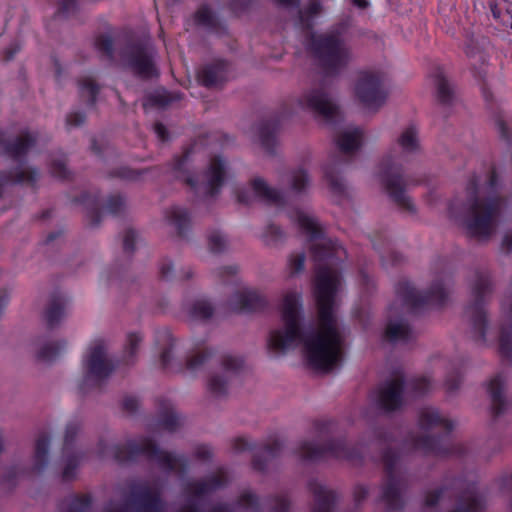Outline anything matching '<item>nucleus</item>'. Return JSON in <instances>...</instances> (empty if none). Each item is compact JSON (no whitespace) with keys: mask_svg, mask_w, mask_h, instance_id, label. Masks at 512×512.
Masks as SVG:
<instances>
[{"mask_svg":"<svg viewBox=\"0 0 512 512\" xmlns=\"http://www.w3.org/2000/svg\"><path fill=\"white\" fill-rule=\"evenodd\" d=\"M395 291L403 305L414 313L428 307H442L447 300L444 284L438 280L426 291H418L409 281L401 280L397 283Z\"/></svg>","mask_w":512,"mask_h":512,"instance_id":"10","label":"nucleus"},{"mask_svg":"<svg viewBox=\"0 0 512 512\" xmlns=\"http://www.w3.org/2000/svg\"><path fill=\"white\" fill-rule=\"evenodd\" d=\"M467 201L463 204V221L471 237L489 238L499 213L500 198L496 195L485 201L479 198V179L473 175L466 186Z\"/></svg>","mask_w":512,"mask_h":512,"instance_id":"4","label":"nucleus"},{"mask_svg":"<svg viewBox=\"0 0 512 512\" xmlns=\"http://www.w3.org/2000/svg\"><path fill=\"white\" fill-rule=\"evenodd\" d=\"M305 258L306 257L304 252L291 255L289 259V268L291 270V274H298L304 270Z\"/></svg>","mask_w":512,"mask_h":512,"instance_id":"56","label":"nucleus"},{"mask_svg":"<svg viewBox=\"0 0 512 512\" xmlns=\"http://www.w3.org/2000/svg\"><path fill=\"white\" fill-rule=\"evenodd\" d=\"M298 101L302 108L311 111L327 123H334L339 116V108L329 97L325 79L305 91Z\"/></svg>","mask_w":512,"mask_h":512,"instance_id":"14","label":"nucleus"},{"mask_svg":"<svg viewBox=\"0 0 512 512\" xmlns=\"http://www.w3.org/2000/svg\"><path fill=\"white\" fill-rule=\"evenodd\" d=\"M236 507L250 512H261L260 498L254 492L244 490L236 500Z\"/></svg>","mask_w":512,"mask_h":512,"instance_id":"44","label":"nucleus"},{"mask_svg":"<svg viewBox=\"0 0 512 512\" xmlns=\"http://www.w3.org/2000/svg\"><path fill=\"white\" fill-rule=\"evenodd\" d=\"M80 425L77 422H69L65 429L63 453L66 455V464L62 472V478L69 481L75 478L76 470L80 463V456L76 453L68 454L69 450L73 447Z\"/></svg>","mask_w":512,"mask_h":512,"instance_id":"22","label":"nucleus"},{"mask_svg":"<svg viewBox=\"0 0 512 512\" xmlns=\"http://www.w3.org/2000/svg\"><path fill=\"white\" fill-rule=\"evenodd\" d=\"M232 305L240 313H259L268 308L269 300L260 290L245 287L235 293Z\"/></svg>","mask_w":512,"mask_h":512,"instance_id":"20","label":"nucleus"},{"mask_svg":"<svg viewBox=\"0 0 512 512\" xmlns=\"http://www.w3.org/2000/svg\"><path fill=\"white\" fill-rule=\"evenodd\" d=\"M158 410V425L164 430L174 432L181 425L180 416L174 411L173 404L166 398H158L156 401Z\"/></svg>","mask_w":512,"mask_h":512,"instance_id":"29","label":"nucleus"},{"mask_svg":"<svg viewBox=\"0 0 512 512\" xmlns=\"http://www.w3.org/2000/svg\"><path fill=\"white\" fill-rule=\"evenodd\" d=\"M379 179L391 200L401 209L414 213L412 200L405 194V187L413 183L405 177L402 165L392 155L385 156L379 165Z\"/></svg>","mask_w":512,"mask_h":512,"instance_id":"9","label":"nucleus"},{"mask_svg":"<svg viewBox=\"0 0 512 512\" xmlns=\"http://www.w3.org/2000/svg\"><path fill=\"white\" fill-rule=\"evenodd\" d=\"M251 187L255 196L261 201L277 206L284 205L283 194L279 190L271 188L264 179L260 177L252 179Z\"/></svg>","mask_w":512,"mask_h":512,"instance_id":"33","label":"nucleus"},{"mask_svg":"<svg viewBox=\"0 0 512 512\" xmlns=\"http://www.w3.org/2000/svg\"><path fill=\"white\" fill-rule=\"evenodd\" d=\"M308 488L314 497L311 512H334L339 498L335 490L327 488L316 479L308 482Z\"/></svg>","mask_w":512,"mask_h":512,"instance_id":"23","label":"nucleus"},{"mask_svg":"<svg viewBox=\"0 0 512 512\" xmlns=\"http://www.w3.org/2000/svg\"><path fill=\"white\" fill-rule=\"evenodd\" d=\"M85 114L80 111H74L67 115L66 124L70 127H78L85 122Z\"/></svg>","mask_w":512,"mask_h":512,"instance_id":"62","label":"nucleus"},{"mask_svg":"<svg viewBox=\"0 0 512 512\" xmlns=\"http://www.w3.org/2000/svg\"><path fill=\"white\" fill-rule=\"evenodd\" d=\"M282 443L275 439L270 443L264 444L253 454L252 466L258 472L266 471L268 462L280 455L282 450Z\"/></svg>","mask_w":512,"mask_h":512,"instance_id":"31","label":"nucleus"},{"mask_svg":"<svg viewBox=\"0 0 512 512\" xmlns=\"http://www.w3.org/2000/svg\"><path fill=\"white\" fill-rule=\"evenodd\" d=\"M381 459L386 474V483L382 487L381 500L385 503L388 512L400 511L404 507L402 497L404 483L396 475L400 453L398 450L388 447L383 450Z\"/></svg>","mask_w":512,"mask_h":512,"instance_id":"12","label":"nucleus"},{"mask_svg":"<svg viewBox=\"0 0 512 512\" xmlns=\"http://www.w3.org/2000/svg\"><path fill=\"white\" fill-rule=\"evenodd\" d=\"M270 500L275 503L270 512H290L291 503L286 495H274Z\"/></svg>","mask_w":512,"mask_h":512,"instance_id":"55","label":"nucleus"},{"mask_svg":"<svg viewBox=\"0 0 512 512\" xmlns=\"http://www.w3.org/2000/svg\"><path fill=\"white\" fill-rule=\"evenodd\" d=\"M214 306L206 299L195 300L188 309L189 317L192 321H205L214 314Z\"/></svg>","mask_w":512,"mask_h":512,"instance_id":"40","label":"nucleus"},{"mask_svg":"<svg viewBox=\"0 0 512 512\" xmlns=\"http://www.w3.org/2000/svg\"><path fill=\"white\" fill-rule=\"evenodd\" d=\"M39 178V171L36 168L24 170L17 168L14 170H0V198L3 189L9 184H31L34 185Z\"/></svg>","mask_w":512,"mask_h":512,"instance_id":"27","label":"nucleus"},{"mask_svg":"<svg viewBox=\"0 0 512 512\" xmlns=\"http://www.w3.org/2000/svg\"><path fill=\"white\" fill-rule=\"evenodd\" d=\"M398 144L403 153H415L419 150L418 131L414 125H410L402 132Z\"/></svg>","mask_w":512,"mask_h":512,"instance_id":"43","label":"nucleus"},{"mask_svg":"<svg viewBox=\"0 0 512 512\" xmlns=\"http://www.w3.org/2000/svg\"><path fill=\"white\" fill-rule=\"evenodd\" d=\"M94 46L98 52L105 56L108 60L114 57V43L111 36L100 34L94 40Z\"/></svg>","mask_w":512,"mask_h":512,"instance_id":"46","label":"nucleus"},{"mask_svg":"<svg viewBox=\"0 0 512 512\" xmlns=\"http://www.w3.org/2000/svg\"><path fill=\"white\" fill-rule=\"evenodd\" d=\"M472 283L473 301L467 305L465 313L469 317L475 341L486 342L487 313L485 310L486 297L492 293L493 283L488 270H476Z\"/></svg>","mask_w":512,"mask_h":512,"instance_id":"8","label":"nucleus"},{"mask_svg":"<svg viewBox=\"0 0 512 512\" xmlns=\"http://www.w3.org/2000/svg\"><path fill=\"white\" fill-rule=\"evenodd\" d=\"M68 302V298L63 293L55 292L52 294L44 314L46 325L49 329L56 327L64 317Z\"/></svg>","mask_w":512,"mask_h":512,"instance_id":"30","label":"nucleus"},{"mask_svg":"<svg viewBox=\"0 0 512 512\" xmlns=\"http://www.w3.org/2000/svg\"><path fill=\"white\" fill-rule=\"evenodd\" d=\"M66 344V341L61 340L43 345L37 352V359L45 363L55 361L65 350Z\"/></svg>","mask_w":512,"mask_h":512,"instance_id":"42","label":"nucleus"},{"mask_svg":"<svg viewBox=\"0 0 512 512\" xmlns=\"http://www.w3.org/2000/svg\"><path fill=\"white\" fill-rule=\"evenodd\" d=\"M363 132L360 128L341 133L336 139V145L343 154H353L361 147Z\"/></svg>","mask_w":512,"mask_h":512,"instance_id":"36","label":"nucleus"},{"mask_svg":"<svg viewBox=\"0 0 512 512\" xmlns=\"http://www.w3.org/2000/svg\"><path fill=\"white\" fill-rule=\"evenodd\" d=\"M406 381L403 375L386 380L376 390L374 401L385 413L395 412L403 406Z\"/></svg>","mask_w":512,"mask_h":512,"instance_id":"17","label":"nucleus"},{"mask_svg":"<svg viewBox=\"0 0 512 512\" xmlns=\"http://www.w3.org/2000/svg\"><path fill=\"white\" fill-rule=\"evenodd\" d=\"M196 80L205 88L217 87L224 80V59L217 58L202 64L196 70Z\"/></svg>","mask_w":512,"mask_h":512,"instance_id":"24","label":"nucleus"},{"mask_svg":"<svg viewBox=\"0 0 512 512\" xmlns=\"http://www.w3.org/2000/svg\"><path fill=\"white\" fill-rule=\"evenodd\" d=\"M232 446L236 452H243V451L255 449V445L253 443H251L250 441H248L244 437H238V438L234 439Z\"/></svg>","mask_w":512,"mask_h":512,"instance_id":"63","label":"nucleus"},{"mask_svg":"<svg viewBox=\"0 0 512 512\" xmlns=\"http://www.w3.org/2000/svg\"><path fill=\"white\" fill-rule=\"evenodd\" d=\"M446 491L445 487H440L438 489L428 491L425 495V501L424 504L427 507H435L441 498L444 496V493Z\"/></svg>","mask_w":512,"mask_h":512,"instance_id":"58","label":"nucleus"},{"mask_svg":"<svg viewBox=\"0 0 512 512\" xmlns=\"http://www.w3.org/2000/svg\"><path fill=\"white\" fill-rule=\"evenodd\" d=\"M211 363H215L220 372L209 376L207 387L212 394L220 395L224 392V376L222 374L224 371V354L216 353L214 349L205 347L203 351L187 359L186 369L194 372Z\"/></svg>","mask_w":512,"mask_h":512,"instance_id":"16","label":"nucleus"},{"mask_svg":"<svg viewBox=\"0 0 512 512\" xmlns=\"http://www.w3.org/2000/svg\"><path fill=\"white\" fill-rule=\"evenodd\" d=\"M355 94L365 108L377 111L387 99L383 76L380 73H362L356 83Z\"/></svg>","mask_w":512,"mask_h":512,"instance_id":"15","label":"nucleus"},{"mask_svg":"<svg viewBox=\"0 0 512 512\" xmlns=\"http://www.w3.org/2000/svg\"><path fill=\"white\" fill-rule=\"evenodd\" d=\"M139 407V401L134 396H126L122 401V409L130 414L137 411Z\"/></svg>","mask_w":512,"mask_h":512,"instance_id":"64","label":"nucleus"},{"mask_svg":"<svg viewBox=\"0 0 512 512\" xmlns=\"http://www.w3.org/2000/svg\"><path fill=\"white\" fill-rule=\"evenodd\" d=\"M114 459L119 463L136 461L144 456L149 461H154L158 466L168 472H185L188 468V460L184 455H174L159 448L150 437H141L139 440H128L125 444L113 446Z\"/></svg>","mask_w":512,"mask_h":512,"instance_id":"5","label":"nucleus"},{"mask_svg":"<svg viewBox=\"0 0 512 512\" xmlns=\"http://www.w3.org/2000/svg\"><path fill=\"white\" fill-rule=\"evenodd\" d=\"M223 483L224 471L222 468L218 469V475L216 476H211L203 480L188 482L185 487V492L191 497L180 508L179 512H202L197 502V498L211 494L213 491L220 488Z\"/></svg>","mask_w":512,"mask_h":512,"instance_id":"18","label":"nucleus"},{"mask_svg":"<svg viewBox=\"0 0 512 512\" xmlns=\"http://www.w3.org/2000/svg\"><path fill=\"white\" fill-rule=\"evenodd\" d=\"M72 202L84 206L86 217L91 227L99 226L102 221V212L100 194L98 192L94 194L83 192L79 197L73 198Z\"/></svg>","mask_w":512,"mask_h":512,"instance_id":"28","label":"nucleus"},{"mask_svg":"<svg viewBox=\"0 0 512 512\" xmlns=\"http://www.w3.org/2000/svg\"><path fill=\"white\" fill-rule=\"evenodd\" d=\"M419 427L425 432L438 431V435L411 436L410 446L413 450L422 451L427 455L449 456L462 455L464 447L452 442L454 424L443 417L435 408L426 407L419 412Z\"/></svg>","mask_w":512,"mask_h":512,"instance_id":"2","label":"nucleus"},{"mask_svg":"<svg viewBox=\"0 0 512 512\" xmlns=\"http://www.w3.org/2000/svg\"><path fill=\"white\" fill-rule=\"evenodd\" d=\"M155 344L160 348V365L163 370H170V362L172 360V350L175 345V339L171 331L162 328L156 331Z\"/></svg>","mask_w":512,"mask_h":512,"instance_id":"32","label":"nucleus"},{"mask_svg":"<svg viewBox=\"0 0 512 512\" xmlns=\"http://www.w3.org/2000/svg\"><path fill=\"white\" fill-rule=\"evenodd\" d=\"M294 221L310 242L324 240L310 246L312 259L316 262L314 294L318 308L319 328L304 331L302 320V295L296 291L287 292L283 297L281 319L283 329L272 330L267 345L274 351H286L297 344H303L307 364L310 368L330 372L343 360V339L337 328L334 303L339 278L329 265L343 260L346 251L337 240L324 239V231L315 218L297 210Z\"/></svg>","mask_w":512,"mask_h":512,"instance_id":"1","label":"nucleus"},{"mask_svg":"<svg viewBox=\"0 0 512 512\" xmlns=\"http://www.w3.org/2000/svg\"><path fill=\"white\" fill-rule=\"evenodd\" d=\"M50 172L52 176L60 180H69L71 175L65 162L62 160H53L50 164Z\"/></svg>","mask_w":512,"mask_h":512,"instance_id":"52","label":"nucleus"},{"mask_svg":"<svg viewBox=\"0 0 512 512\" xmlns=\"http://www.w3.org/2000/svg\"><path fill=\"white\" fill-rule=\"evenodd\" d=\"M430 78L435 85L439 103L444 106L451 105L454 99V93L444 75L443 68L440 66L435 67L430 73Z\"/></svg>","mask_w":512,"mask_h":512,"instance_id":"34","label":"nucleus"},{"mask_svg":"<svg viewBox=\"0 0 512 512\" xmlns=\"http://www.w3.org/2000/svg\"><path fill=\"white\" fill-rule=\"evenodd\" d=\"M280 121L277 116L263 119L257 126V133L262 148L269 154H274L277 145V132Z\"/></svg>","mask_w":512,"mask_h":512,"instance_id":"26","label":"nucleus"},{"mask_svg":"<svg viewBox=\"0 0 512 512\" xmlns=\"http://www.w3.org/2000/svg\"><path fill=\"white\" fill-rule=\"evenodd\" d=\"M142 341V336L139 333H129L127 336V344L124 349L123 363L126 365L133 364L136 360L139 344Z\"/></svg>","mask_w":512,"mask_h":512,"instance_id":"45","label":"nucleus"},{"mask_svg":"<svg viewBox=\"0 0 512 512\" xmlns=\"http://www.w3.org/2000/svg\"><path fill=\"white\" fill-rule=\"evenodd\" d=\"M208 244L211 252H221L224 248V239L220 233H212L208 237Z\"/></svg>","mask_w":512,"mask_h":512,"instance_id":"61","label":"nucleus"},{"mask_svg":"<svg viewBox=\"0 0 512 512\" xmlns=\"http://www.w3.org/2000/svg\"><path fill=\"white\" fill-rule=\"evenodd\" d=\"M263 238L267 244H275L283 240L284 232L279 226L268 224L263 233Z\"/></svg>","mask_w":512,"mask_h":512,"instance_id":"50","label":"nucleus"},{"mask_svg":"<svg viewBox=\"0 0 512 512\" xmlns=\"http://www.w3.org/2000/svg\"><path fill=\"white\" fill-rule=\"evenodd\" d=\"M461 381H462V377L459 372L449 373L446 376L445 383H444L446 390L449 393L456 391L460 387Z\"/></svg>","mask_w":512,"mask_h":512,"instance_id":"60","label":"nucleus"},{"mask_svg":"<svg viewBox=\"0 0 512 512\" xmlns=\"http://www.w3.org/2000/svg\"><path fill=\"white\" fill-rule=\"evenodd\" d=\"M186 30L190 27L201 29L207 34H217L222 28L221 18L209 4H201L185 21Z\"/></svg>","mask_w":512,"mask_h":512,"instance_id":"21","label":"nucleus"},{"mask_svg":"<svg viewBox=\"0 0 512 512\" xmlns=\"http://www.w3.org/2000/svg\"><path fill=\"white\" fill-rule=\"evenodd\" d=\"M137 240V234L133 229H127L123 236V251L127 255L133 254L135 251V243Z\"/></svg>","mask_w":512,"mask_h":512,"instance_id":"57","label":"nucleus"},{"mask_svg":"<svg viewBox=\"0 0 512 512\" xmlns=\"http://www.w3.org/2000/svg\"><path fill=\"white\" fill-rule=\"evenodd\" d=\"M120 58L124 66L141 79L149 80L159 76L155 53L147 42L128 41L120 51Z\"/></svg>","mask_w":512,"mask_h":512,"instance_id":"11","label":"nucleus"},{"mask_svg":"<svg viewBox=\"0 0 512 512\" xmlns=\"http://www.w3.org/2000/svg\"><path fill=\"white\" fill-rule=\"evenodd\" d=\"M92 504V497L89 494L75 495L69 506V512H86Z\"/></svg>","mask_w":512,"mask_h":512,"instance_id":"49","label":"nucleus"},{"mask_svg":"<svg viewBox=\"0 0 512 512\" xmlns=\"http://www.w3.org/2000/svg\"><path fill=\"white\" fill-rule=\"evenodd\" d=\"M166 218L169 224L176 228L179 237H186L191 226L190 213L186 208L173 206L167 210Z\"/></svg>","mask_w":512,"mask_h":512,"instance_id":"35","label":"nucleus"},{"mask_svg":"<svg viewBox=\"0 0 512 512\" xmlns=\"http://www.w3.org/2000/svg\"><path fill=\"white\" fill-rule=\"evenodd\" d=\"M334 422L330 420H317L314 422V430L319 438H325L323 445L312 441H303L296 449L295 454L302 460L317 462L327 458L361 462L363 460V447L361 445L350 446L344 438H331L334 431Z\"/></svg>","mask_w":512,"mask_h":512,"instance_id":"3","label":"nucleus"},{"mask_svg":"<svg viewBox=\"0 0 512 512\" xmlns=\"http://www.w3.org/2000/svg\"><path fill=\"white\" fill-rule=\"evenodd\" d=\"M37 138L34 133L25 131L12 137L7 131L0 130V147L5 155L14 161L21 162L28 151L36 145Z\"/></svg>","mask_w":512,"mask_h":512,"instance_id":"19","label":"nucleus"},{"mask_svg":"<svg viewBox=\"0 0 512 512\" xmlns=\"http://www.w3.org/2000/svg\"><path fill=\"white\" fill-rule=\"evenodd\" d=\"M384 338L391 342H410L413 337V331L411 330L409 324L404 321L399 322H389L386 326Z\"/></svg>","mask_w":512,"mask_h":512,"instance_id":"37","label":"nucleus"},{"mask_svg":"<svg viewBox=\"0 0 512 512\" xmlns=\"http://www.w3.org/2000/svg\"><path fill=\"white\" fill-rule=\"evenodd\" d=\"M339 159L336 156L332 157V164H325L323 167L324 177L329 185L330 190L335 194H342L345 190L343 181L336 169Z\"/></svg>","mask_w":512,"mask_h":512,"instance_id":"39","label":"nucleus"},{"mask_svg":"<svg viewBox=\"0 0 512 512\" xmlns=\"http://www.w3.org/2000/svg\"><path fill=\"white\" fill-rule=\"evenodd\" d=\"M309 184V176L306 170L299 168L292 172L291 189L296 193H301Z\"/></svg>","mask_w":512,"mask_h":512,"instance_id":"48","label":"nucleus"},{"mask_svg":"<svg viewBox=\"0 0 512 512\" xmlns=\"http://www.w3.org/2000/svg\"><path fill=\"white\" fill-rule=\"evenodd\" d=\"M310 49L325 77H335L348 65L350 54L335 34H322L311 40Z\"/></svg>","mask_w":512,"mask_h":512,"instance_id":"7","label":"nucleus"},{"mask_svg":"<svg viewBox=\"0 0 512 512\" xmlns=\"http://www.w3.org/2000/svg\"><path fill=\"white\" fill-rule=\"evenodd\" d=\"M506 381L502 373L496 374L488 383L487 391L491 399V410L494 418L504 414L509 403L504 395Z\"/></svg>","mask_w":512,"mask_h":512,"instance_id":"25","label":"nucleus"},{"mask_svg":"<svg viewBox=\"0 0 512 512\" xmlns=\"http://www.w3.org/2000/svg\"><path fill=\"white\" fill-rule=\"evenodd\" d=\"M79 94L81 98L86 99L88 107H93L96 104L97 96L99 94L100 87L91 77H83L78 80Z\"/></svg>","mask_w":512,"mask_h":512,"instance_id":"41","label":"nucleus"},{"mask_svg":"<svg viewBox=\"0 0 512 512\" xmlns=\"http://www.w3.org/2000/svg\"><path fill=\"white\" fill-rule=\"evenodd\" d=\"M85 376L81 392H85V386L91 382L94 387H100L101 384L109 378L116 369V364L106 358V347L103 340H97L89 349L87 357L84 359Z\"/></svg>","mask_w":512,"mask_h":512,"instance_id":"13","label":"nucleus"},{"mask_svg":"<svg viewBox=\"0 0 512 512\" xmlns=\"http://www.w3.org/2000/svg\"><path fill=\"white\" fill-rule=\"evenodd\" d=\"M109 176L111 178H120L123 180H136L139 178L140 173L128 167H119L110 171Z\"/></svg>","mask_w":512,"mask_h":512,"instance_id":"54","label":"nucleus"},{"mask_svg":"<svg viewBox=\"0 0 512 512\" xmlns=\"http://www.w3.org/2000/svg\"><path fill=\"white\" fill-rule=\"evenodd\" d=\"M190 153V149H186L182 155L174 157L172 170L176 177L188 185L195 193L203 192L211 197L216 195L224 183V159L221 156L212 158L204 174L205 181L200 183L196 175L190 174L185 169Z\"/></svg>","mask_w":512,"mask_h":512,"instance_id":"6","label":"nucleus"},{"mask_svg":"<svg viewBox=\"0 0 512 512\" xmlns=\"http://www.w3.org/2000/svg\"><path fill=\"white\" fill-rule=\"evenodd\" d=\"M406 387L416 397L423 396L431 388V382L426 377H416L406 382Z\"/></svg>","mask_w":512,"mask_h":512,"instance_id":"47","label":"nucleus"},{"mask_svg":"<svg viewBox=\"0 0 512 512\" xmlns=\"http://www.w3.org/2000/svg\"><path fill=\"white\" fill-rule=\"evenodd\" d=\"M50 437L46 433L40 434L35 442L33 471L41 473L47 467Z\"/></svg>","mask_w":512,"mask_h":512,"instance_id":"38","label":"nucleus"},{"mask_svg":"<svg viewBox=\"0 0 512 512\" xmlns=\"http://www.w3.org/2000/svg\"><path fill=\"white\" fill-rule=\"evenodd\" d=\"M242 367V359L226 354V389L228 388V373L239 372Z\"/></svg>","mask_w":512,"mask_h":512,"instance_id":"59","label":"nucleus"},{"mask_svg":"<svg viewBox=\"0 0 512 512\" xmlns=\"http://www.w3.org/2000/svg\"><path fill=\"white\" fill-rule=\"evenodd\" d=\"M171 101L172 99L167 93H155L146 98L144 106L166 107Z\"/></svg>","mask_w":512,"mask_h":512,"instance_id":"53","label":"nucleus"},{"mask_svg":"<svg viewBox=\"0 0 512 512\" xmlns=\"http://www.w3.org/2000/svg\"><path fill=\"white\" fill-rule=\"evenodd\" d=\"M125 201L120 195H111L107 199L106 208L107 211L113 215L118 216L124 210Z\"/></svg>","mask_w":512,"mask_h":512,"instance_id":"51","label":"nucleus"}]
</instances>
